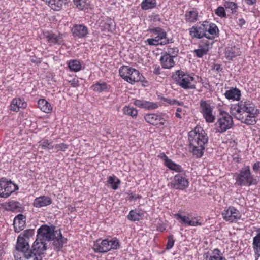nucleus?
Wrapping results in <instances>:
<instances>
[{
  "label": "nucleus",
  "instance_id": "obj_1",
  "mask_svg": "<svg viewBox=\"0 0 260 260\" xmlns=\"http://www.w3.org/2000/svg\"><path fill=\"white\" fill-rule=\"evenodd\" d=\"M189 145L193 154L197 158L202 156L205 149V145L208 140L207 134L200 126H196L188 134Z\"/></svg>",
  "mask_w": 260,
  "mask_h": 260
},
{
  "label": "nucleus",
  "instance_id": "obj_2",
  "mask_svg": "<svg viewBox=\"0 0 260 260\" xmlns=\"http://www.w3.org/2000/svg\"><path fill=\"white\" fill-rule=\"evenodd\" d=\"M190 36L193 38L214 39L218 36L219 29L217 25L211 22L204 21L199 26H193L189 29Z\"/></svg>",
  "mask_w": 260,
  "mask_h": 260
},
{
  "label": "nucleus",
  "instance_id": "obj_3",
  "mask_svg": "<svg viewBox=\"0 0 260 260\" xmlns=\"http://www.w3.org/2000/svg\"><path fill=\"white\" fill-rule=\"evenodd\" d=\"M120 247L119 241L115 237L99 238L94 241L92 249L96 253H105L112 250H117Z\"/></svg>",
  "mask_w": 260,
  "mask_h": 260
},
{
  "label": "nucleus",
  "instance_id": "obj_4",
  "mask_svg": "<svg viewBox=\"0 0 260 260\" xmlns=\"http://www.w3.org/2000/svg\"><path fill=\"white\" fill-rule=\"evenodd\" d=\"M230 112L234 116H237L238 114L244 115L251 113L254 115L259 113L257 108L249 100L241 101L237 104H233L230 108Z\"/></svg>",
  "mask_w": 260,
  "mask_h": 260
},
{
  "label": "nucleus",
  "instance_id": "obj_5",
  "mask_svg": "<svg viewBox=\"0 0 260 260\" xmlns=\"http://www.w3.org/2000/svg\"><path fill=\"white\" fill-rule=\"evenodd\" d=\"M46 249V243H45L44 240L37 237L31 250L28 253H25V256L26 259L32 258L33 260H42Z\"/></svg>",
  "mask_w": 260,
  "mask_h": 260
},
{
  "label": "nucleus",
  "instance_id": "obj_6",
  "mask_svg": "<svg viewBox=\"0 0 260 260\" xmlns=\"http://www.w3.org/2000/svg\"><path fill=\"white\" fill-rule=\"evenodd\" d=\"M119 75L126 82L134 84L142 80V75L140 72L129 66H123L119 70Z\"/></svg>",
  "mask_w": 260,
  "mask_h": 260
},
{
  "label": "nucleus",
  "instance_id": "obj_7",
  "mask_svg": "<svg viewBox=\"0 0 260 260\" xmlns=\"http://www.w3.org/2000/svg\"><path fill=\"white\" fill-rule=\"evenodd\" d=\"M152 38L146 40L149 45L157 46L158 45H165L169 43L167 38V33L164 29L160 27H155L149 30Z\"/></svg>",
  "mask_w": 260,
  "mask_h": 260
},
{
  "label": "nucleus",
  "instance_id": "obj_8",
  "mask_svg": "<svg viewBox=\"0 0 260 260\" xmlns=\"http://www.w3.org/2000/svg\"><path fill=\"white\" fill-rule=\"evenodd\" d=\"M233 125L232 117L226 112L221 111L216 123V130L222 133L230 129Z\"/></svg>",
  "mask_w": 260,
  "mask_h": 260
},
{
  "label": "nucleus",
  "instance_id": "obj_9",
  "mask_svg": "<svg viewBox=\"0 0 260 260\" xmlns=\"http://www.w3.org/2000/svg\"><path fill=\"white\" fill-rule=\"evenodd\" d=\"M200 112L206 122L213 123L215 120V112L214 106L206 101L201 100L200 103Z\"/></svg>",
  "mask_w": 260,
  "mask_h": 260
},
{
  "label": "nucleus",
  "instance_id": "obj_10",
  "mask_svg": "<svg viewBox=\"0 0 260 260\" xmlns=\"http://www.w3.org/2000/svg\"><path fill=\"white\" fill-rule=\"evenodd\" d=\"M235 176L236 184L239 186H250L253 183L249 166H245Z\"/></svg>",
  "mask_w": 260,
  "mask_h": 260
},
{
  "label": "nucleus",
  "instance_id": "obj_11",
  "mask_svg": "<svg viewBox=\"0 0 260 260\" xmlns=\"http://www.w3.org/2000/svg\"><path fill=\"white\" fill-rule=\"evenodd\" d=\"M223 219L229 223H235L242 217L241 213L235 207L230 206L221 213Z\"/></svg>",
  "mask_w": 260,
  "mask_h": 260
},
{
  "label": "nucleus",
  "instance_id": "obj_12",
  "mask_svg": "<svg viewBox=\"0 0 260 260\" xmlns=\"http://www.w3.org/2000/svg\"><path fill=\"white\" fill-rule=\"evenodd\" d=\"M168 185L171 188L182 190L188 187L189 182L185 176L181 174H177L173 178H171V181Z\"/></svg>",
  "mask_w": 260,
  "mask_h": 260
},
{
  "label": "nucleus",
  "instance_id": "obj_13",
  "mask_svg": "<svg viewBox=\"0 0 260 260\" xmlns=\"http://www.w3.org/2000/svg\"><path fill=\"white\" fill-rule=\"evenodd\" d=\"M177 83L182 88L186 89L195 88L194 78L190 74L184 73L183 72L179 73Z\"/></svg>",
  "mask_w": 260,
  "mask_h": 260
},
{
  "label": "nucleus",
  "instance_id": "obj_14",
  "mask_svg": "<svg viewBox=\"0 0 260 260\" xmlns=\"http://www.w3.org/2000/svg\"><path fill=\"white\" fill-rule=\"evenodd\" d=\"M165 115L162 113H150L144 116L145 121L152 125L161 126L164 125L166 119Z\"/></svg>",
  "mask_w": 260,
  "mask_h": 260
},
{
  "label": "nucleus",
  "instance_id": "obj_15",
  "mask_svg": "<svg viewBox=\"0 0 260 260\" xmlns=\"http://www.w3.org/2000/svg\"><path fill=\"white\" fill-rule=\"evenodd\" d=\"M56 232L54 226L42 225L38 230L37 237L43 240L45 238L48 240H51L55 236Z\"/></svg>",
  "mask_w": 260,
  "mask_h": 260
},
{
  "label": "nucleus",
  "instance_id": "obj_16",
  "mask_svg": "<svg viewBox=\"0 0 260 260\" xmlns=\"http://www.w3.org/2000/svg\"><path fill=\"white\" fill-rule=\"evenodd\" d=\"M174 216L177 219L179 220L181 224L186 226H196L201 225V223L199 222V220L196 218L190 219L188 216H182L179 213L176 214Z\"/></svg>",
  "mask_w": 260,
  "mask_h": 260
},
{
  "label": "nucleus",
  "instance_id": "obj_17",
  "mask_svg": "<svg viewBox=\"0 0 260 260\" xmlns=\"http://www.w3.org/2000/svg\"><path fill=\"white\" fill-rule=\"evenodd\" d=\"M51 240L53 241V245L54 249L57 251L62 248L67 241V239L62 236L60 230L56 231L55 236Z\"/></svg>",
  "mask_w": 260,
  "mask_h": 260
},
{
  "label": "nucleus",
  "instance_id": "obj_18",
  "mask_svg": "<svg viewBox=\"0 0 260 260\" xmlns=\"http://www.w3.org/2000/svg\"><path fill=\"white\" fill-rule=\"evenodd\" d=\"M257 115H253L251 113H246L244 115L238 114L235 117L247 125H254L256 122L255 118Z\"/></svg>",
  "mask_w": 260,
  "mask_h": 260
},
{
  "label": "nucleus",
  "instance_id": "obj_19",
  "mask_svg": "<svg viewBox=\"0 0 260 260\" xmlns=\"http://www.w3.org/2000/svg\"><path fill=\"white\" fill-rule=\"evenodd\" d=\"M225 97L229 100L239 101L241 96L240 89L236 87H230L225 91L224 94Z\"/></svg>",
  "mask_w": 260,
  "mask_h": 260
},
{
  "label": "nucleus",
  "instance_id": "obj_20",
  "mask_svg": "<svg viewBox=\"0 0 260 260\" xmlns=\"http://www.w3.org/2000/svg\"><path fill=\"white\" fill-rule=\"evenodd\" d=\"M133 104L139 108L147 110H153L158 107L157 103L141 99L135 100Z\"/></svg>",
  "mask_w": 260,
  "mask_h": 260
},
{
  "label": "nucleus",
  "instance_id": "obj_21",
  "mask_svg": "<svg viewBox=\"0 0 260 260\" xmlns=\"http://www.w3.org/2000/svg\"><path fill=\"white\" fill-rule=\"evenodd\" d=\"M27 103L24 99L16 98L13 99L10 104V110L14 112H18L20 108L24 109L27 107Z\"/></svg>",
  "mask_w": 260,
  "mask_h": 260
},
{
  "label": "nucleus",
  "instance_id": "obj_22",
  "mask_svg": "<svg viewBox=\"0 0 260 260\" xmlns=\"http://www.w3.org/2000/svg\"><path fill=\"white\" fill-rule=\"evenodd\" d=\"M241 54L240 49L238 46H231L225 48V57L228 60H233L234 58L240 56Z\"/></svg>",
  "mask_w": 260,
  "mask_h": 260
},
{
  "label": "nucleus",
  "instance_id": "obj_23",
  "mask_svg": "<svg viewBox=\"0 0 260 260\" xmlns=\"http://www.w3.org/2000/svg\"><path fill=\"white\" fill-rule=\"evenodd\" d=\"M13 225L15 231L20 232L25 228V217L21 214H18L14 219Z\"/></svg>",
  "mask_w": 260,
  "mask_h": 260
},
{
  "label": "nucleus",
  "instance_id": "obj_24",
  "mask_svg": "<svg viewBox=\"0 0 260 260\" xmlns=\"http://www.w3.org/2000/svg\"><path fill=\"white\" fill-rule=\"evenodd\" d=\"M160 157L164 161L165 165L169 169L176 172H181L182 171V169L180 165L172 161L165 154H161Z\"/></svg>",
  "mask_w": 260,
  "mask_h": 260
},
{
  "label": "nucleus",
  "instance_id": "obj_25",
  "mask_svg": "<svg viewBox=\"0 0 260 260\" xmlns=\"http://www.w3.org/2000/svg\"><path fill=\"white\" fill-rule=\"evenodd\" d=\"M52 203L51 199L45 196H41L36 198L33 202V206L36 208H41L48 206Z\"/></svg>",
  "mask_w": 260,
  "mask_h": 260
},
{
  "label": "nucleus",
  "instance_id": "obj_26",
  "mask_svg": "<svg viewBox=\"0 0 260 260\" xmlns=\"http://www.w3.org/2000/svg\"><path fill=\"white\" fill-rule=\"evenodd\" d=\"M29 248L28 241L22 235H19L16 245V250H20L22 252H28Z\"/></svg>",
  "mask_w": 260,
  "mask_h": 260
},
{
  "label": "nucleus",
  "instance_id": "obj_27",
  "mask_svg": "<svg viewBox=\"0 0 260 260\" xmlns=\"http://www.w3.org/2000/svg\"><path fill=\"white\" fill-rule=\"evenodd\" d=\"M46 37L48 43L52 44H61L63 42V36L59 33L47 32Z\"/></svg>",
  "mask_w": 260,
  "mask_h": 260
},
{
  "label": "nucleus",
  "instance_id": "obj_28",
  "mask_svg": "<svg viewBox=\"0 0 260 260\" xmlns=\"http://www.w3.org/2000/svg\"><path fill=\"white\" fill-rule=\"evenodd\" d=\"M72 32L74 36L81 38L87 35L88 29L83 25H75L73 27Z\"/></svg>",
  "mask_w": 260,
  "mask_h": 260
},
{
  "label": "nucleus",
  "instance_id": "obj_29",
  "mask_svg": "<svg viewBox=\"0 0 260 260\" xmlns=\"http://www.w3.org/2000/svg\"><path fill=\"white\" fill-rule=\"evenodd\" d=\"M160 61L162 67L164 69H171L175 64L174 59L169 55L164 53L161 54Z\"/></svg>",
  "mask_w": 260,
  "mask_h": 260
},
{
  "label": "nucleus",
  "instance_id": "obj_30",
  "mask_svg": "<svg viewBox=\"0 0 260 260\" xmlns=\"http://www.w3.org/2000/svg\"><path fill=\"white\" fill-rule=\"evenodd\" d=\"M6 185L4 190V193L2 198H7L9 197L11 193L18 189L17 186L13 183L11 181H6Z\"/></svg>",
  "mask_w": 260,
  "mask_h": 260
},
{
  "label": "nucleus",
  "instance_id": "obj_31",
  "mask_svg": "<svg viewBox=\"0 0 260 260\" xmlns=\"http://www.w3.org/2000/svg\"><path fill=\"white\" fill-rule=\"evenodd\" d=\"M144 212L141 210H131L127 215V219L132 221H138L144 216Z\"/></svg>",
  "mask_w": 260,
  "mask_h": 260
},
{
  "label": "nucleus",
  "instance_id": "obj_32",
  "mask_svg": "<svg viewBox=\"0 0 260 260\" xmlns=\"http://www.w3.org/2000/svg\"><path fill=\"white\" fill-rule=\"evenodd\" d=\"M38 107L43 112L46 113H49L52 110L51 104L46 100L42 99L38 102Z\"/></svg>",
  "mask_w": 260,
  "mask_h": 260
},
{
  "label": "nucleus",
  "instance_id": "obj_33",
  "mask_svg": "<svg viewBox=\"0 0 260 260\" xmlns=\"http://www.w3.org/2000/svg\"><path fill=\"white\" fill-rule=\"evenodd\" d=\"M67 2V0H49L47 4L52 9L59 11Z\"/></svg>",
  "mask_w": 260,
  "mask_h": 260
},
{
  "label": "nucleus",
  "instance_id": "obj_34",
  "mask_svg": "<svg viewBox=\"0 0 260 260\" xmlns=\"http://www.w3.org/2000/svg\"><path fill=\"white\" fill-rule=\"evenodd\" d=\"M91 88L96 92H102L108 91L109 86L104 82H96L91 86Z\"/></svg>",
  "mask_w": 260,
  "mask_h": 260
},
{
  "label": "nucleus",
  "instance_id": "obj_35",
  "mask_svg": "<svg viewBox=\"0 0 260 260\" xmlns=\"http://www.w3.org/2000/svg\"><path fill=\"white\" fill-rule=\"evenodd\" d=\"M107 183L110 185V187L113 190H117L119 188V185L121 181L115 175H112L107 178Z\"/></svg>",
  "mask_w": 260,
  "mask_h": 260
},
{
  "label": "nucleus",
  "instance_id": "obj_36",
  "mask_svg": "<svg viewBox=\"0 0 260 260\" xmlns=\"http://www.w3.org/2000/svg\"><path fill=\"white\" fill-rule=\"evenodd\" d=\"M122 111L124 115L131 116L133 118H136L138 116V110L130 106L126 105L123 107Z\"/></svg>",
  "mask_w": 260,
  "mask_h": 260
},
{
  "label": "nucleus",
  "instance_id": "obj_37",
  "mask_svg": "<svg viewBox=\"0 0 260 260\" xmlns=\"http://www.w3.org/2000/svg\"><path fill=\"white\" fill-rule=\"evenodd\" d=\"M206 257L208 258V260H226L218 249H214L210 255Z\"/></svg>",
  "mask_w": 260,
  "mask_h": 260
},
{
  "label": "nucleus",
  "instance_id": "obj_38",
  "mask_svg": "<svg viewBox=\"0 0 260 260\" xmlns=\"http://www.w3.org/2000/svg\"><path fill=\"white\" fill-rule=\"evenodd\" d=\"M68 64L70 70L75 72L80 71L82 68L81 63L78 60H71L68 62Z\"/></svg>",
  "mask_w": 260,
  "mask_h": 260
},
{
  "label": "nucleus",
  "instance_id": "obj_39",
  "mask_svg": "<svg viewBox=\"0 0 260 260\" xmlns=\"http://www.w3.org/2000/svg\"><path fill=\"white\" fill-rule=\"evenodd\" d=\"M252 244L255 254L260 256V231L253 238Z\"/></svg>",
  "mask_w": 260,
  "mask_h": 260
},
{
  "label": "nucleus",
  "instance_id": "obj_40",
  "mask_svg": "<svg viewBox=\"0 0 260 260\" xmlns=\"http://www.w3.org/2000/svg\"><path fill=\"white\" fill-rule=\"evenodd\" d=\"M156 6V0H143L141 4V8L145 10L152 9Z\"/></svg>",
  "mask_w": 260,
  "mask_h": 260
},
{
  "label": "nucleus",
  "instance_id": "obj_41",
  "mask_svg": "<svg viewBox=\"0 0 260 260\" xmlns=\"http://www.w3.org/2000/svg\"><path fill=\"white\" fill-rule=\"evenodd\" d=\"M198 13L196 10H191L185 14V20L187 22H194L198 20Z\"/></svg>",
  "mask_w": 260,
  "mask_h": 260
},
{
  "label": "nucleus",
  "instance_id": "obj_42",
  "mask_svg": "<svg viewBox=\"0 0 260 260\" xmlns=\"http://www.w3.org/2000/svg\"><path fill=\"white\" fill-rule=\"evenodd\" d=\"M208 51H209V46H208V45L206 44L204 46L200 45L199 46V48L197 49H196L194 51V52L196 55L198 57L201 58L204 55L207 54Z\"/></svg>",
  "mask_w": 260,
  "mask_h": 260
},
{
  "label": "nucleus",
  "instance_id": "obj_43",
  "mask_svg": "<svg viewBox=\"0 0 260 260\" xmlns=\"http://www.w3.org/2000/svg\"><path fill=\"white\" fill-rule=\"evenodd\" d=\"M39 143V146H40L43 149L51 150L54 148V145L52 142L50 141L48 139H43L40 141Z\"/></svg>",
  "mask_w": 260,
  "mask_h": 260
},
{
  "label": "nucleus",
  "instance_id": "obj_44",
  "mask_svg": "<svg viewBox=\"0 0 260 260\" xmlns=\"http://www.w3.org/2000/svg\"><path fill=\"white\" fill-rule=\"evenodd\" d=\"M18 203L15 201H11L4 204V207L7 210L15 211L18 207Z\"/></svg>",
  "mask_w": 260,
  "mask_h": 260
},
{
  "label": "nucleus",
  "instance_id": "obj_45",
  "mask_svg": "<svg viewBox=\"0 0 260 260\" xmlns=\"http://www.w3.org/2000/svg\"><path fill=\"white\" fill-rule=\"evenodd\" d=\"M74 4L79 10H83L87 6L86 0H73Z\"/></svg>",
  "mask_w": 260,
  "mask_h": 260
},
{
  "label": "nucleus",
  "instance_id": "obj_46",
  "mask_svg": "<svg viewBox=\"0 0 260 260\" xmlns=\"http://www.w3.org/2000/svg\"><path fill=\"white\" fill-rule=\"evenodd\" d=\"M178 52V49L176 47L171 48L169 47L167 49V52L164 53L165 54L169 55L172 58L174 59L175 57L177 55Z\"/></svg>",
  "mask_w": 260,
  "mask_h": 260
},
{
  "label": "nucleus",
  "instance_id": "obj_47",
  "mask_svg": "<svg viewBox=\"0 0 260 260\" xmlns=\"http://www.w3.org/2000/svg\"><path fill=\"white\" fill-rule=\"evenodd\" d=\"M68 148V145L64 143L54 145L55 151L57 152L59 151H64Z\"/></svg>",
  "mask_w": 260,
  "mask_h": 260
},
{
  "label": "nucleus",
  "instance_id": "obj_48",
  "mask_svg": "<svg viewBox=\"0 0 260 260\" xmlns=\"http://www.w3.org/2000/svg\"><path fill=\"white\" fill-rule=\"evenodd\" d=\"M224 6L226 9H231L232 13L235 12L237 8V5L235 3L229 1L225 2Z\"/></svg>",
  "mask_w": 260,
  "mask_h": 260
},
{
  "label": "nucleus",
  "instance_id": "obj_49",
  "mask_svg": "<svg viewBox=\"0 0 260 260\" xmlns=\"http://www.w3.org/2000/svg\"><path fill=\"white\" fill-rule=\"evenodd\" d=\"M215 13L221 18L226 16V13L224 7L219 6L215 11Z\"/></svg>",
  "mask_w": 260,
  "mask_h": 260
},
{
  "label": "nucleus",
  "instance_id": "obj_50",
  "mask_svg": "<svg viewBox=\"0 0 260 260\" xmlns=\"http://www.w3.org/2000/svg\"><path fill=\"white\" fill-rule=\"evenodd\" d=\"M35 234V232L34 230H26L24 231L22 234L19 235H22L24 238L26 239L27 240L30 237H32Z\"/></svg>",
  "mask_w": 260,
  "mask_h": 260
},
{
  "label": "nucleus",
  "instance_id": "obj_51",
  "mask_svg": "<svg viewBox=\"0 0 260 260\" xmlns=\"http://www.w3.org/2000/svg\"><path fill=\"white\" fill-rule=\"evenodd\" d=\"M174 244V240L173 235H170L168 237V242L166 245V248L168 250L171 249Z\"/></svg>",
  "mask_w": 260,
  "mask_h": 260
},
{
  "label": "nucleus",
  "instance_id": "obj_52",
  "mask_svg": "<svg viewBox=\"0 0 260 260\" xmlns=\"http://www.w3.org/2000/svg\"><path fill=\"white\" fill-rule=\"evenodd\" d=\"M185 111L182 108H177L175 113V116L178 118L181 119L183 117V116L185 115Z\"/></svg>",
  "mask_w": 260,
  "mask_h": 260
},
{
  "label": "nucleus",
  "instance_id": "obj_53",
  "mask_svg": "<svg viewBox=\"0 0 260 260\" xmlns=\"http://www.w3.org/2000/svg\"><path fill=\"white\" fill-rule=\"evenodd\" d=\"M6 184V180L4 178L0 179V197L2 198V195L4 193V190Z\"/></svg>",
  "mask_w": 260,
  "mask_h": 260
},
{
  "label": "nucleus",
  "instance_id": "obj_54",
  "mask_svg": "<svg viewBox=\"0 0 260 260\" xmlns=\"http://www.w3.org/2000/svg\"><path fill=\"white\" fill-rule=\"evenodd\" d=\"M69 83L72 87H76L79 86V80L77 78H74L69 81Z\"/></svg>",
  "mask_w": 260,
  "mask_h": 260
},
{
  "label": "nucleus",
  "instance_id": "obj_55",
  "mask_svg": "<svg viewBox=\"0 0 260 260\" xmlns=\"http://www.w3.org/2000/svg\"><path fill=\"white\" fill-rule=\"evenodd\" d=\"M259 169H260V162H256L254 163V165H253V170L255 172H257V171H259Z\"/></svg>",
  "mask_w": 260,
  "mask_h": 260
},
{
  "label": "nucleus",
  "instance_id": "obj_56",
  "mask_svg": "<svg viewBox=\"0 0 260 260\" xmlns=\"http://www.w3.org/2000/svg\"><path fill=\"white\" fill-rule=\"evenodd\" d=\"M142 197L140 195H136V194H131L129 197V199L131 200H136L137 199H140Z\"/></svg>",
  "mask_w": 260,
  "mask_h": 260
},
{
  "label": "nucleus",
  "instance_id": "obj_57",
  "mask_svg": "<svg viewBox=\"0 0 260 260\" xmlns=\"http://www.w3.org/2000/svg\"><path fill=\"white\" fill-rule=\"evenodd\" d=\"M18 254L19 253L18 252L14 253V255L15 260H24L25 258H26V257L23 256L18 257Z\"/></svg>",
  "mask_w": 260,
  "mask_h": 260
},
{
  "label": "nucleus",
  "instance_id": "obj_58",
  "mask_svg": "<svg viewBox=\"0 0 260 260\" xmlns=\"http://www.w3.org/2000/svg\"><path fill=\"white\" fill-rule=\"evenodd\" d=\"M17 252L19 253L18 254V257L23 256V257H25V253H28V252H22L21 251L18 250H16L14 252V253H17Z\"/></svg>",
  "mask_w": 260,
  "mask_h": 260
},
{
  "label": "nucleus",
  "instance_id": "obj_59",
  "mask_svg": "<svg viewBox=\"0 0 260 260\" xmlns=\"http://www.w3.org/2000/svg\"><path fill=\"white\" fill-rule=\"evenodd\" d=\"M5 254V251L3 246L0 245V260H2L3 256Z\"/></svg>",
  "mask_w": 260,
  "mask_h": 260
},
{
  "label": "nucleus",
  "instance_id": "obj_60",
  "mask_svg": "<svg viewBox=\"0 0 260 260\" xmlns=\"http://www.w3.org/2000/svg\"><path fill=\"white\" fill-rule=\"evenodd\" d=\"M160 67L159 66L155 67V68H154V73L155 74H159L160 73Z\"/></svg>",
  "mask_w": 260,
  "mask_h": 260
},
{
  "label": "nucleus",
  "instance_id": "obj_61",
  "mask_svg": "<svg viewBox=\"0 0 260 260\" xmlns=\"http://www.w3.org/2000/svg\"><path fill=\"white\" fill-rule=\"evenodd\" d=\"M246 3L248 5H253L256 3V0H245Z\"/></svg>",
  "mask_w": 260,
  "mask_h": 260
},
{
  "label": "nucleus",
  "instance_id": "obj_62",
  "mask_svg": "<svg viewBox=\"0 0 260 260\" xmlns=\"http://www.w3.org/2000/svg\"><path fill=\"white\" fill-rule=\"evenodd\" d=\"M245 22L243 19H239V24L240 25L242 26L245 24Z\"/></svg>",
  "mask_w": 260,
  "mask_h": 260
},
{
  "label": "nucleus",
  "instance_id": "obj_63",
  "mask_svg": "<svg viewBox=\"0 0 260 260\" xmlns=\"http://www.w3.org/2000/svg\"><path fill=\"white\" fill-rule=\"evenodd\" d=\"M173 102H174V105H182L183 104V103L179 102V101H178L176 100H174V101H173Z\"/></svg>",
  "mask_w": 260,
  "mask_h": 260
},
{
  "label": "nucleus",
  "instance_id": "obj_64",
  "mask_svg": "<svg viewBox=\"0 0 260 260\" xmlns=\"http://www.w3.org/2000/svg\"><path fill=\"white\" fill-rule=\"evenodd\" d=\"M173 101H174V99H172V100H170H170H168L167 101V102L168 103H169L170 104H171V105H174V102H173Z\"/></svg>",
  "mask_w": 260,
  "mask_h": 260
}]
</instances>
